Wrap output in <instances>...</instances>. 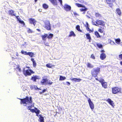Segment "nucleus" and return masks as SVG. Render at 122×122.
Masks as SVG:
<instances>
[{
  "mask_svg": "<svg viewBox=\"0 0 122 122\" xmlns=\"http://www.w3.org/2000/svg\"><path fill=\"white\" fill-rule=\"evenodd\" d=\"M77 78H73L72 79H71V80L72 81H75V82H76Z\"/></svg>",
  "mask_w": 122,
  "mask_h": 122,
  "instance_id": "51",
  "label": "nucleus"
},
{
  "mask_svg": "<svg viewBox=\"0 0 122 122\" xmlns=\"http://www.w3.org/2000/svg\"><path fill=\"white\" fill-rule=\"evenodd\" d=\"M17 67L16 68V69H20L19 68V65H17L16 66Z\"/></svg>",
  "mask_w": 122,
  "mask_h": 122,
  "instance_id": "57",
  "label": "nucleus"
},
{
  "mask_svg": "<svg viewBox=\"0 0 122 122\" xmlns=\"http://www.w3.org/2000/svg\"><path fill=\"white\" fill-rule=\"evenodd\" d=\"M45 28L48 30H50L51 29V25L50 21L49 20H46L44 22Z\"/></svg>",
  "mask_w": 122,
  "mask_h": 122,
  "instance_id": "4",
  "label": "nucleus"
},
{
  "mask_svg": "<svg viewBox=\"0 0 122 122\" xmlns=\"http://www.w3.org/2000/svg\"><path fill=\"white\" fill-rule=\"evenodd\" d=\"M48 80L47 79H43L41 81V82L42 84H46L47 81H48Z\"/></svg>",
  "mask_w": 122,
  "mask_h": 122,
  "instance_id": "21",
  "label": "nucleus"
},
{
  "mask_svg": "<svg viewBox=\"0 0 122 122\" xmlns=\"http://www.w3.org/2000/svg\"><path fill=\"white\" fill-rule=\"evenodd\" d=\"M116 14L120 16L122 15V12L120 10L119 8H117L116 10Z\"/></svg>",
  "mask_w": 122,
  "mask_h": 122,
  "instance_id": "17",
  "label": "nucleus"
},
{
  "mask_svg": "<svg viewBox=\"0 0 122 122\" xmlns=\"http://www.w3.org/2000/svg\"><path fill=\"white\" fill-rule=\"evenodd\" d=\"M47 34H44V35L41 36L42 40L44 41H45L46 40V37H47Z\"/></svg>",
  "mask_w": 122,
  "mask_h": 122,
  "instance_id": "18",
  "label": "nucleus"
},
{
  "mask_svg": "<svg viewBox=\"0 0 122 122\" xmlns=\"http://www.w3.org/2000/svg\"><path fill=\"white\" fill-rule=\"evenodd\" d=\"M44 44L45 46H49L48 44V43H44Z\"/></svg>",
  "mask_w": 122,
  "mask_h": 122,
  "instance_id": "59",
  "label": "nucleus"
},
{
  "mask_svg": "<svg viewBox=\"0 0 122 122\" xmlns=\"http://www.w3.org/2000/svg\"><path fill=\"white\" fill-rule=\"evenodd\" d=\"M73 14L75 16L79 15V14H77L76 12H73Z\"/></svg>",
  "mask_w": 122,
  "mask_h": 122,
  "instance_id": "48",
  "label": "nucleus"
},
{
  "mask_svg": "<svg viewBox=\"0 0 122 122\" xmlns=\"http://www.w3.org/2000/svg\"><path fill=\"white\" fill-rule=\"evenodd\" d=\"M19 22L21 24L23 25H25V23L23 20H19Z\"/></svg>",
  "mask_w": 122,
  "mask_h": 122,
  "instance_id": "42",
  "label": "nucleus"
},
{
  "mask_svg": "<svg viewBox=\"0 0 122 122\" xmlns=\"http://www.w3.org/2000/svg\"><path fill=\"white\" fill-rule=\"evenodd\" d=\"M106 56L104 53H102L100 55V58L101 60H103L106 57Z\"/></svg>",
  "mask_w": 122,
  "mask_h": 122,
  "instance_id": "12",
  "label": "nucleus"
},
{
  "mask_svg": "<svg viewBox=\"0 0 122 122\" xmlns=\"http://www.w3.org/2000/svg\"><path fill=\"white\" fill-rule=\"evenodd\" d=\"M120 64L122 65V61H121L120 62Z\"/></svg>",
  "mask_w": 122,
  "mask_h": 122,
  "instance_id": "63",
  "label": "nucleus"
},
{
  "mask_svg": "<svg viewBox=\"0 0 122 122\" xmlns=\"http://www.w3.org/2000/svg\"><path fill=\"white\" fill-rule=\"evenodd\" d=\"M100 52L102 53H104L105 52V51L103 50H102L100 51Z\"/></svg>",
  "mask_w": 122,
  "mask_h": 122,
  "instance_id": "60",
  "label": "nucleus"
},
{
  "mask_svg": "<svg viewBox=\"0 0 122 122\" xmlns=\"http://www.w3.org/2000/svg\"><path fill=\"white\" fill-rule=\"evenodd\" d=\"M115 42L117 43H120V42L121 40L119 38L116 39H115Z\"/></svg>",
  "mask_w": 122,
  "mask_h": 122,
  "instance_id": "39",
  "label": "nucleus"
},
{
  "mask_svg": "<svg viewBox=\"0 0 122 122\" xmlns=\"http://www.w3.org/2000/svg\"><path fill=\"white\" fill-rule=\"evenodd\" d=\"M86 30L88 31H89V33H91V32H92L93 31V30H90L89 28H86Z\"/></svg>",
  "mask_w": 122,
  "mask_h": 122,
  "instance_id": "44",
  "label": "nucleus"
},
{
  "mask_svg": "<svg viewBox=\"0 0 122 122\" xmlns=\"http://www.w3.org/2000/svg\"><path fill=\"white\" fill-rule=\"evenodd\" d=\"M106 101L112 106L114 107L115 106L114 103L113 101H112L110 99L108 98L106 100Z\"/></svg>",
  "mask_w": 122,
  "mask_h": 122,
  "instance_id": "11",
  "label": "nucleus"
},
{
  "mask_svg": "<svg viewBox=\"0 0 122 122\" xmlns=\"http://www.w3.org/2000/svg\"><path fill=\"white\" fill-rule=\"evenodd\" d=\"M36 110L33 109H31L30 110V111L32 112L33 113L35 112Z\"/></svg>",
  "mask_w": 122,
  "mask_h": 122,
  "instance_id": "54",
  "label": "nucleus"
},
{
  "mask_svg": "<svg viewBox=\"0 0 122 122\" xmlns=\"http://www.w3.org/2000/svg\"><path fill=\"white\" fill-rule=\"evenodd\" d=\"M104 28H103L102 29H101V28L99 29L98 31L100 33H102L104 32Z\"/></svg>",
  "mask_w": 122,
  "mask_h": 122,
  "instance_id": "37",
  "label": "nucleus"
},
{
  "mask_svg": "<svg viewBox=\"0 0 122 122\" xmlns=\"http://www.w3.org/2000/svg\"><path fill=\"white\" fill-rule=\"evenodd\" d=\"M64 9L66 11H70L71 9V6L67 4H65L64 5Z\"/></svg>",
  "mask_w": 122,
  "mask_h": 122,
  "instance_id": "10",
  "label": "nucleus"
},
{
  "mask_svg": "<svg viewBox=\"0 0 122 122\" xmlns=\"http://www.w3.org/2000/svg\"><path fill=\"white\" fill-rule=\"evenodd\" d=\"M36 30H37L38 31L41 32V30L39 29H36Z\"/></svg>",
  "mask_w": 122,
  "mask_h": 122,
  "instance_id": "61",
  "label": "nucleus"
},
{
  "mask_svg": "<svg viewBox=\"0 0 122 122\" xmlns=\"http://www.w3.org/2000/svg\"><path fill=\"white\" fill-rule=\"evenodd\" d=\"M35 108L36 110L35 111V113H36L39 114L40 112V110L36 108Z\"/></svg>",
  "mask_w": 122,
  "mask_h": 122,
  "instance_id": "40",
  "label": "nucleus"
},
{
  "mask_svg": "<svg viewBox=\"0 0 122 122\" xmlns=\"http://www.w3.org/2000/svg\"><path fill=\"white\" fill-rule=\"evenodd\" d=\"M30 88L31 89H33V88H34L35 90H41V89L40 88H38L37 86L36 85H34L32 86H31L30 87Z\"/></svg>",
  "mask_w": 122,
  "mask_h": 122,
  "instance_id": "24",
  "label": "nucleus"
},
{
  "mask_svg": "<svg viewBox=\"0 0 122 122\" xmlns=\"http://www.w3.org/2000/svg\"><path fill=\"white\" fill-rule=\"evenodd\" d=\"M46 66L48 68H51L52 66V65L50 63L47 64L46 65Z\"/></svg>",
  "mask_w": 122,
  "mask_h": 122,
  "instance_id": "38",
  "label": "nucleus"
},
{
  "mask_svg": "<svg viewBox=\"0 0 122 122\" xmlns=\"http://www.w3.org/2000/svg\"><path fill=\"white\" fill-rule=\"evenodd\" d=\"M9 15L11 16H15V15L14 13V11L12 10H10L8 11Z\"/></svg>",
  "mask_w": 122,
  "mask_h": 122,
  "instance_id": "16",
  "label": "nucleus"
},
{
  "mask_svg": "<svg viewBox=\"0 0 122 122\" xmlns=\"http://www.w3.org/2000/svg\"><path fill=\"white\" fill-rule=\"evenodd\" d=\"M48 6L45 3L43 4L42 5V7L45 9H47L48 8Z\"/></svg>",
  "mask_w": 122,
  "mask_h": 122,
  "instance_id": "26",
  "label": "nucleus"
},
{
  "mask_svg": "<svg viewBox=\"0 0 122 122\" xmlns=\"http://www.w3.org/2000/svg\"><path fill=\"white\" fill-rule=\"evenodd\" d=\"M46 90L45 89H44L42 91V92H39V93L40 94H41L43 93H44L45 92H46Z\"/></svg>",
  "mask_w": 122,
  "mask_h": 122,
  "instance_id": "47",
  "label": "nucleus"
},
{
  "mask_svg": "<svg viewBox=\"0 0 122 122\" xmlns=\"http://www.w3.org/2000/svg\"><path fill=\"white\" fill-rule=\"evenodd\" d=\"M85 35H86V39L89 40V42H90L91 40V38L90 34L89 33H87Z\"/></svg>",
  "mask_w": 122,
  "mask_h": 122,
  "instance_id": "15",
  "label": "nucleus"
},
{
  "mask_svg": "<svg viewBox=\"0 0 122 122\" xmlns=\"http://www.w3.org/2000/svg\"><path fill=\"white\" fill-rule=\"evenodd\" d=\"M95 16L96 17L100 18L102 17V15L99 13H95Z\"/></svg>",
  "mask_w": 122,
  "mask_h": 122,
  "instance_id": "28",
  "label": "nucleus"
},
{
  "mask_svg": "<svg viewBox=\"0 0 122 122\" xmlns=\"http://www.w3.org/2000/svg\"><path fill=\"white\" fill-rule=\"evenodd\" d=\"M24 70L23 73L25 76H30L31 75V74L34 73V72L31 69H27L25 71L24 70L25 69H24Z\"/></svg>",
  "mask_w": 122,
  "mask_h": 122,
  "instance_id": "3",
  "label": "nucleus"
},
{
  "mask_svg": "<svg viewBox=\"0 0 122 122\" xmlns=\"http://www.w3.org/2000/svg\"><path fill=\"white\" fill-rule=\"evenodd\" d=\"M81 80L80 78H77L76 82H79L81 81Z\"/></svg>",
  "mask_w": 122,
  "mask_h": 122,
  "instance_id": "53",
  "label": "nucleus"
},
{
  "mask_svg": "<svg viewBox=\"0 0 122 122\" xmlns=\"http://www.w3.org/2000/svg\"><path fill=\"white\" fill-rule=\"evenodd\" d=\"M29 21L30 24H33L34 26H35L36 21L35 19L32 18H30L29 19Z\"/></svg>",
  "mask_w": 122,
  "mask_h": 122,
  "instance_id": "9",
  "label": "nucleus"
},
{
  "mask_svg": "<svg viewBox=\"0 0 122 122\" xmlns=\"http://www.w3.org/2000/svg\"><path fill=\"white\" fill-rule=\"evenodd\" d=\"M91 57L92 59H95V57L94 56V55L93 54H92L91 55Z\"/></svg>",
  "mask_w": 122,
  "mask_h": 122,
  "instance_id": "46",
  "label": "nucleus"
},
{
  "mask_svg": "<svg viewBox=\"0 0 122 122\" xmlns=\"http://www.w3.org/2000/svg\"><path fill=\"white\" fill-rule=\"evenodd\" d=\"M66 79V77L65 76H60L59 80L63 81Z\"/></svg>",
  "mask_w": 122,
  "mask_h": 122,
  "instance_id": "33",
  "label": "nucleus"
},
{
  "mask_svg": "<svg viewBox=\"0 0 122 122\" xmlns=\"http://www.w3.org/2000/svg\"><path fill=\"white\" fill-rule=\"evenodd\" d=\"M53 83V82L51 81L50 80H48V81H47L46 84H48L49 85H51Z\"/></svg>",
  "mask_w": 122,
  "mask_h": 122,
  "instance_id": "34",
  "label": "nucleus"
},
{
  "mask_svg": "<svg viewBox=\"0 0 122 122\" xmlns=\"http://www.w3.org/2000/svg\"><path fill=\"white\" fill-rule=\"evenodd\" d=\"M98 25H101L103 26H105V23L104 21L102 20H97L95 22Z\"/></svg>",
  "mask_w": 122,
  "mask_h": 122,
  "instance_id": "7",
  "label": "nucleus"
},
{
  "mask_svg": "<svg viewBox=\"0 0 122 122\" xmlns=\"http://www.w3.org/2000/svg\"><path fill=\"white\" fill-rule=\"evenodd\" d=\"M19 99L20 100V103L21 104H32L33 102L32 97H31L26 96L24 98H19Z\"/></svg>",
  "mask_w": 122,
  "mask_h": 122,
  "instance_id": "1",
  "label": "nucleus"
},
{
  "mask_svg": "<svg viewBox=\"0 0 122 122\" xmlns=\"http://www.w3.org/2000/svg\"><path fill=\"white\" fill-rule=\"evenodd\" d=\"M100 83H101L102 86L105 89L107 88V82L105 81L104 79H102V80L100 81Z\"/></svg>",
  "mask_w": 122,
  "mask_h": 122,
  "instance_id": "6",
  "label": "nucleus"
},
{
  "mask_svg": "<svg viewBox=\"0 0 122 122\" xmlns=\"http://www.w3.org/2000/svg\"><path fill=\"white\" fill-rule=\"evenodd\" d=\"M76 36V35L73 31H71L70 32V34L68 35V37H71L72 36L75 37Z\"/></svg>",
  "mask_w": 122,
  "mask_h": 122,
  "instance_id": "20",
  "label": "nucleus"
},
{
  "mask_svg": "<svg viewBox=\"0 0 122 122\" xmlns=\"http://www.w3.org/2000/svg\"><path fill=\"white\" fill-rule=\"evenodd\" d=\"M66 83L68 85H70V83L69 82H66Z\"/></svg>",
  "mask_w": 122,
  "mask_h": 122,
  "instance_id": "58",
  "label": "nucleus"
},
{
  "mask_svg": "<svg viewBox=\"0 0 122 122\" xmlns=\"http://www.w3.org/2000/svg\"><path fill=\"white\" fill-rule=\"evenodd\" d=\"M95 79L97 81H98L100 82V81L102 80V79H100V80H99L97 78H96Z\"/></svg>",
  "mask_w": 122,
  "mask_h": 122,
  "instance_id": "56",
  "label": "nucleus"
},
{
  "mask_svg": "<svg viewBox=\"0 0 122 122\" xmlns=\"http://www.w3.org/2000/svg\"><path fill=\"white\" fill-rule=\"evenodd\" d=\"M121 88L118 86H115L112 88V93L116 94L118 93H121Z\"/></svg>",
  "mask_w": 122,
  "mask_h": 122,
  "instance_id": "2",
  "label": "nucleus"
},
{
  "mask_svg": "<svg viewBox=\"0 0 122 122\" xmlns=\"http://www.w3.org/2000/svg\"><path fill=\"white\" fill-rule=\"evenodd\" d=\"M96 45L99 48H103V46L102 44L100 43H98Z\"/></svg>",
  "mask_w": 122,
  "mask_h": 122,
  "instance_id": "35",
  "label": "nucleus"
},
{
  "mask_svg": "<svg viewBox=\"0 0 122 122\" xmlns=\"http://www.w3.org/2000/svg\"><path fill=\"white\" fill-rule=\"evenodd\" d=\"M115 1V0H106V2L109 5H112Z\"/></svg>",
  "mask_w": 122,
  "mask_h": 122,
  "instance_id": "14",
  "label": "nucleus"
},
{
  "mask_svg": "<svg viewBox=\"0 0 122 122\" xmlns=\"http://www.w3.org/2000/svg\"><path fill=\"white\" fill-rule=\"evenodd\" d=\"M87 67L89 68H92L93 67V66L89 62H88L87 64Z\"/></svg>",
  "mask_w": 122,
  "mask_h": 122,
  "instance_id": "25",
  "label": "nucleus"
},
{
  "mask_svg": "<svg viewBox=\"0 0 122 122\" xmlns=\"http://www.w3.org/2000/svg\"><path fill=\"white\" fill-rule=\"evenodd\" d=\"M75 5L78 7H84V5L79 3H76Z\"/></svg>",
  "mask_w": 122,
  "mask_h": 122,
  "instance_id": "30",
  "label": "nucleus"
},
{
  "mask_svg": "<svg viewBox=\"0 0 122 122\" xmlns=\"http://www.w3.org/2000/svg\"><path fill=\"white\" fill-rule=\"evenodd\" d=\"M58 1L60 2L61 5H62V0H58Z\"/></svg>",
  "mask_w": 122,
  "mask_h": 122,
  "instance_id": "55",
  "label": "nucleus"
},
{
  "mask_svg": "<svg viewBox=\"0 0 122 122\" xmlns=\"http://www.w3.org/2000/svg\"><path fill=\"white\" fill-rule=\"evenodd\" d=\"M34 53L31 52H29L27 53V55L30 56V57H34Z\"/></svg>",
  "mask_w": 122,
  "mask_h": 122,
  "instance_id": "23",
  "label": "nucleus"
},
{
  "mask_svg": "<svg viewBox=\"0 0 122 122\" xmlns=\"http://www.w3.org/2000/svg\"><path fill=\"white\" fill-rule=\"evenodd\" d=\"M119 60H122V54L119 55Z\"/></svg>",
  "mask_w": 122,
  "mask_h": 122,
  "instance_id": "49",
  "label": "nucleus"
},
{
  "mask_svg": "<svg viewBox=\"0 0 122 122\" xmlns=\"http://www.w3.org/2000/svg\"><path fill=\"white\" fill-rule=\"evenodd\" d=\"M85 26L86 27V28H89V26L87 22H86V24L85 25Z\"/></svg>",
  "mask_w": 122,
  "mask_h": 122,
  "instance_id": "43",
  "label": "nucleus"
},
{
  "mask_svg": "<svg viewBox=\"0 0 122 122\" xmlns=\"http://www.w3.org/2000/svg\"><path fill=\"white\" fill-rule=\"evenodd\" d=\"M21 52L22 54H24L25 55H27V52L26 51H24L23 50L21 51Z\"/></svg>",
  "mask_w": 122,
  "mask_h": 122,
  "instance_id": "41",
  "label": "nucleus"
},
{
  "mask_svg": "<svg viewBox=\"0 0 122 122\" xmlns=\"http://www.w3.org/2000/svg\"><path fill=\"white\" fill-rule=\"evenodd\" d=\"M31 61L33 62V66L34 67H35L36 66V63L33 58H31Z\"/></svg>",
  "mask_w": 122,
  "mask_h": 122,
  "instance_id": "32",
  "label": "nucleus"
},
{
  "mask_svg": "<svg viewBox=\"0 0 122 122\" xmlns=\"http://www.w3.org/2000/svg\"><path fill=\"white\" fill-rule=\"evenodd\" d=\"M84 8H81L80 9V10L81 12L85 11L86 12L87 10V8H86L85 6H84V7H83Z\"/></svg>",
  "mask_w": 122,
  "mask_h": 122,
  "instance_id": "27",
  "label": "nucleus"
},
{
  "mask_svg": "<svg viewBox=\"0 0 122 122\" xmlns=\"http://www.w3.org/2000/svg\"><path fill=\"white\" fill-rule=\"evenodd\" d=\"M38 76H32L31 78V79L34 82H36L37 79H38Z\"/></svg>",
  "mask_w": 122,
  "mask_h": 122,
  "instance_id": "19",
  "label": "nucleus"
},
{
  "mask_svg": "<svg viewBox=\"0 0 122 122\" xmlns=\"http://www.w3.org/2000/svg\"><path fill=\"white\" fill-rule=\"evenodd\" d=\"M32 105H31V106H28V110H30L31 109H30V108H32Z\"/></svg>",
  "mask_w": 122,
  "mask_h": 122,
  "instance_id": "52",
  "label": "nucleus"
},
{
  "mask_svg": "<svg viewBox=\"0 0 122 122\" xmlns=\"http://www.w3.org/2000/svg\"><path fill=\"white\" fill-rule=\"evenodd\" d=\"M39 121L40 122H44V120L43 117L42 116V115L41 114L39 115Z\"/></svg>",
  "mask_w": 122,
  "mask_h": 122,
  "instance_id": "22",
  "label": "nucleus"
},
{
  "mask_svg": "<svg viewBox=\"0 0 122 122\" xmlns=\"http://www.w3.org/2000/svg\"><path fill=\"white\" fill-rule=\"evenodd\" d=\"M51 3L54 5H57L58 3L56 0H49Z\"/></svg>",
  "mask_w": 122,
  "mask_h": 122,
  "instance_id": "13",
  "label": "nucleus"
},
{
  "mask_svg": "<svg viewBox=\"0 0 122 122\" xmlns=\"http://www.w3.org/2000/svg\"><path fill=\"white\" fill-rule=\"evenodd\" d=\"M95 34L97 38L100 37H101L99 33L97 31L95 32Z\"/></svg>",
  "mask_w": 122,
  "mask_h": 122,
  "instance_id": "36",
  "label": "nucleus"
},
{
  "mask_svg": "<svg viewBox=\"0 0 122 122\" xmlns=\"http://www.w3.org/2000/svg\"><path fill=\"white\" fill-rule=\"evenodd\" d=\"M16 17V19H17V20H18L19 22V20H20L21 19L20 18H19L18 17H19V16H15Z\"/></svg>",
  "mask_w": 122,
  "mask_h": 122,
  "instance_id": "50",
  "label": "nucleus"
},
{
  "mask_svg": "<svg viewBox=\"0 0 122 122\" xmlns=\"http://www.w3.org/2000/svg\"><path fill=\"white\" fill-rule=\"evenodd\" d=\"M36 116H38V117L39 116V115H38L39 114L36 113Z\"/></svg>",
  "mask_w": 122,
  "mask_h": 122,
  "instance_id": "62",
  "label": "nucleus"
},
{
  "mask_svg": "<svg viewBox=\"0 0 122 122\" xmlns=\"http://www.w3.org/2000/svg\"><path fill=\"white\" fill-rule=\"evenodd\" d=\"M100 69H94L92 71V74L93 76L95 77H96L98 74L99 73Z\"/></svg>",
  "mask_w": 122,
  "mask_h": 122,
  "instance_id": "5",
  "label": "nucleus"
},
{
  "mask_svg": "<svg viewBox=\"0 0 122 122\" xmlns=\"http://www.w3.org/2000/svg\"><path fill=\"white\" fill-rule=\"evenodd\" d=\"M27 32L28 33H32L33 32L32 30L29 28L28 29Z\"/></svg>",
  "mask_w": 122,
  "mask_h": 122,
  "instance_id": "45",
  "label": "nucleus"
},
{
  "mask_svg": "<svg viewBox=\"0 0 122 122\" xmlns=\"http://www.w3.org/2000/svg\"><path fill=\"white\" fill-rule=\"evenodd\" d=\"M88 98V100L89 104V105L90 108L92 110L94 108V105L93 103L91 101V99L90 98Z\"/></svg>",
  "mask_w": 122,
  "mask_h": 122,
  "instance_id": "8",
  "label": "nucleus"
},
{
  "mask_svg": "<svg viewBox=\"0 0 122 122\" xmlns=\"http://www.w3.org/2000/svg\"><path fill=\"white\" fill-rule=\"evenodd\" d=\"M84 12L83 13V14H85L86 12H85V11H84Z\"/></svg>",
  "mask_w": 122,
  "mask_h": 122,
  "instance_id": "64",
  "label": "nucleus"
},
{
  "mask_svg": "<svg viewBox=\"0 0 122 122\" xmlns=\"http://www.w3.org/2000/svg\"><path fill=\"white\" fill-rule=\"evenodd\" d=\"M76 29L79 31L80 32H82V31L80 30V26L79 25H77L76 26Z\"/></svg>",
  "mask_w": 122,
  "mask_h": 122,
  "instance_id": "29",
  "label": "nucleus"
},
{
  "mask_svg": "<svg viewBox=\"0 0 122 122\" xmlns=\"http://www.w3.org/2000/svg\"><path fill=\"white\" fill-rule=\"evenodd\" d=\"M53 34L51 33H50L49 35H47V38L49 39H51L53 37Z\"/></svg>",
  "mask_w": 122,
  "mask_h": 122,
  "instance_id": "31",
  "label": "nucleus"
}]
</instances>
